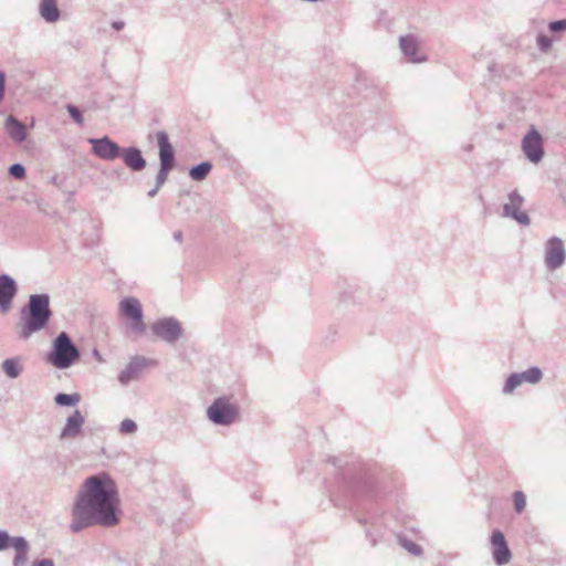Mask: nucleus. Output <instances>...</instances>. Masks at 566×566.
<instances>
[{
  "label": "nucleus",
  "instance_id": "nucleus-1",
  "mask_svg": "<svg viewBox=\"0 0 566 566\" xmlns=\"http://www.w3.org/2000/svg\"><path fill=\"white\" fill-rule=\"evenodd\" d=\"M118 495L114 481L102 473L88 478L74 506L71 528L74 532L95 523L111 526L118 522Z\"/></svg>",
  "mask_w": 566,
  "mask_h": 566
},
{
  "label": "nucleus",
  "instance_id": "nucleus-2",
  "mask_svg": "<svg viewBox=\"0 0 566 566\" xmlns=\"http://www.w3.org/2000/svg\"><path fill=\"white\" fill-rule=\"evenodd\" d=\"M49 296L32 295L28 307L21 311L19 334L23 339L42 329L50 319Z\"/></svg>",
  "mask_w": 566,
  "mask_h": 566
},
{
  "label": "nucleus",
  "instance_id": "nucleus-3",
  "mask_svg": "<svg viewBox=\"0 0 566 566\" xmlns=\"http://www.w3.org/2000/svg\"><path fill=\"white\" fill-rule=\"evenodd\" d=\"M80 358V352L66 333L62 332L54 340L48 361L59 369L72 366Z\"/></svg>",
  "mask_w": 566,
  "mask_h": 566
},
{
  "label": "nucleus",
  "instance_id": "nucleus-4",
  "mask_svg": "<svg viewBox=\"0 0 566 566\" xmlns=\"http://www.w3.org/2000/svg\"><path fill=\"white\" fill-rule=\"evenodd\" d=\"M207 415L217 424H229L237 419L238 410L227 398H219L208 408Z\"/></svg>",
  "mask_w": 566,
  "mask_h": 566
},
{
  "label": "nucleus",
  "instance_id": "nucleus-5",
  "mask_svg": "<svg viewBox=\"0 0 566 566\" xmlns=\"http://www.w3.org/2000/svg\"><path fill=\"white\" fill-rule=\"evenodd\" d=\"M491 544L495 563L497 565L507 564L511 560L512 554L507 546L504 534L501 531H494L492 533Z\"/></svg>",
  "mask_w": 566,
  "mask_h": 566
},
{
  "label": "nucleus",
  "instance_id": "nucleus-6",
  "mask_svg": "<svg viewBox=\"0 0 566 566\" xmlns=\"http://www.w3.org/2000/svg\"><path fill=\"white\" fill-rule=\"evenodd\" d=\"M399 46L403 55L411 63H421L427 60V56L419 52V44L417 38L411 34L400 36Z\"/></svg>",
  "mask_w": 566,
  "mask_h": 566
},
{
  "label": "nucleus",
  "instance_id": "nucleus-7",
  "mask_svg": "<svg viewBox=\"0 0 566 566\" xmlns=\"http://www.w3.org/2000/svg\"><path fill=\"white\" fill-rule=\"evenodd\" d=\"M565 250L559 239L553 238L547 242L545 262L551 270H555L564 263Z\"/></svg>",
  "mask_w": 566,
  "mask_h": 566
},
{
  "label": "nucleus",
  "instance_id": "nucleus-8",
  "mask_svg": "<svg viewBox=\"0 0 566 566\" xmlns=\"http://www.w3.org/2000/svg\"><path fill=\"white\" fill-rule=\"evenodd\" d=\"M542 378V371L538 368H530L522 374H513L509 377L504 391L510 394L522 382L527 381L531 384L537 382Z\"/></svg>",
  "mask_w": 566,
  "mask_h": 566
},
{
  "label": "nucleus",
  "instance_id": "nucleus-9",
  "mask_svg": "<svg viewBox=\"0 0 566 566\" xmlns=\"http://www.w3.org/2000/svg\"><path fill=\"white\" fill-rule=\"evenodd\" d=\"M522 205L523 198L516 191H513L509 196V202L504 205V212L506 216L513 217L520 223L528 224L530 219L527 213L524 211H520Z\"/></svg>",
  "mask_w": 566,
  "mask_h": 566
},
{
  "label": "nucleus",
  "instance_id": "nucleus-10",
  "mask_svg": "<svg viewBox=\"0 0 566 566\" xmlns=\"http://www.w3.org/2000/svg\"><path fill=\"white\" fill-rule=\"evenodd\" d=\"M154 333L166 339V340H175L181 334V328L178 322L174 319H163L153 325Z\"/></svg>",
  "mask_w": 566,
  "mask_h": 566
},
{
  "label": "nucleus",
  "instance_id": "nucleus-11",
  "mask_svg": "<svg viewBox=\"0 0 566 566\" xmlns=\"http://www.w3.org/2000/svg\"><path fill=\"white\" fill-rule=\"evenodd\" d=\"M15 292L14 281L7 275H0V306L2 311L7 312L10 308Z\"/></svg>",
  "mask_w": 566,
  "mask_h": 566
},
{
  "label": "nucleus",
  "instance_id": "nucleus-12",
  "mask_svg": "<svg viewBox=\"0 0 566 566\" xmlns=\"http://www.w3.org/2000/svg\"><path fill=\"white\" fill-rule=\"evenodd\" d=\"M160 163L161 168L157 176L159 182H164L167 178L168 171L174 165V151L171 144H160Z\"/></svg>",
  "mask_w": 566,
  "mask_h": 566
},
{
  "label": "nucleus",
  "instance_id": "nucleus-13",
  "mask_svg": "<svg viewBox=\"0 0 566 566\" xmlns=\"http://www.w3.org/2000/svg\"><path fill=\"white\" fill-rule=\"evenodd\" d=\"M39 12L44 21L49 23H55L59 21L61 15L57 8V0H41Z\"/></svg>",
  "mask_w": 566,
  "mask_h": 566
},
{
  "label": "nucleus",
  "instance_id": "nucleus-14",
  "mask_svg": "<svg viewBox=\"0 0 566 566\" xmlns=\"http://www.w3.org/2000/svg\"><path fill=\"white\" fill-rule=\"evenodd\" d=\"M4 127L8 135L14 142H23L25 139V126L21 122H18L12 115L6 119Z\"/></svg>",
  "mask_w": 566,
  "mask_h": 566
},
{
  "label": "nucleus",
  "instance_id": "nucleus-15",
  "mask_svg": "<svg viewBox=\"0 0 566 566\" xmlns=\"http://www.w3.org/2000/svg\"><path fill=\"white\" fill-rule=\"evenodd\" d=\"M120 312L132 321H138L140 317L139 302L136 298H125L120 303Z\"/></svg>",
  "mask_w": 566,
  "mask_h": 566
},
{
  "label": "nucleus",
  "instance_id": "nucleus-16",
  "mask_svg": "<svg viewBox=\"0 0 566 566\" xmlns=\"http://www.w3.org/2000/svg\"><path fill=\"white\" fill-rule=\"evenodd\" d=\"M84 423V418L78 410H75L72 416L69 417L66 424L63 429V436L65 437H75L80 430L82 424Z\"/></svg>",
  "mask_w": 566,
  "mask_h": 566
},
{
  "label": "nucleus",
  "instance_id": "nucleus-17",
  "mask_svg": "<svg viewBox=\"0 0 566 566\" xmlns=\"http://www.w3.org/2000/svg\"><path fill=\"white\" fill-rule=\"evenodd\" d=\"M93 151L101 158L112 159L118 156L117 144H93Z\"/></svg>",
  "mask_w": 566,
  "mask_h": 566
},
{
  "label": "nucleus",
  "instance_id": "nucleus-18",
  "mask_svg": "<svg viewBox=\"0 0 566 566\" xmlns=\"http://www.w3.org/2000/svg\"><path fill=\"white\" fill-rule=\"evenodd\" d=\"M523 149L526 157L533 163L539 161L544 154L542 144H523Z\"/></svg>",
  "mask_w": 566,
  "mask_h": 566
},
{
  "label": "nucleus",
  "instance_id": "nucleus-19",
  "mask_svg": "<svg viewBox=\"0 0 566 566\" xmlns=\"http://www.w3.org/2000/svg\"><path fill=\"white\" fill-rule=\"evenodd\" d=\"M125 163L135 170L142 168V155L137 149L129 148L124 154Z\"/></svg>",
  "mask_w": 566,
  "mask_h": 566
},
{
  "label": "nucleus",
  "instance_id": "nucleus-20",
  "mask_svg": "<svg viewBox=\"0 0 566 566\" xmlns=\"http://www.w3.org/2000/svg\"><path fill=\"white\" fill-rule=\"evenodd\" d=\"M211 170V164L210 163H201L200 165L193 167L189 175L193 180L200 181L207 177V175Z\"/></svg>",
  "mask_w": 566,
  "mask_h": 566
},
{
  "label": "nucleus",
  "instance_id": "nucleus-21",
  "mask_svg": "<svg viewBox=\"0 0 566 566\" xmlns=\"http://www.w3.org/2000/svg\"><path fill=\"white\" fill-rule=\"evenodd\" d=\"M80 399L81 397L77 394H59L55 396V402L60 406H74L80 401Z\"/></svg>",
  "mask_w": 566,
  "mask_h": 566
},
{
  "label": "nucleus",
  "instance_id": "nucleus-22",
  "mask_svg": "<svg viewBox=\"0 0 566 566\" xmlns=\"http://www.w3.org/2000/svg\"><path fill=\"white\" fill-rule=\"evenodd\" d=\"M513 500H514L515 511L517 513H521L525 509V506H526L525 494L523 492H521V491H516L513 494Z\"/></svg>",
  "mask_w": 566,
  "mask_h": 566
},
{
  "label": "nucleus",
  "instance_id": "nucleus-23",
  "mask_svg": "<svg viewBox=\"0 0 566 566\" xmlns=\"http://www.w3.org/2000/svg\"><path fill=\"white\" fill-rule=\"evenodd\" d=\"M3 369H4L6 374L12 378L17 377L20 373L18 364L12 359H7L3 363Z\"/></svg>",
  "mask_w": 566,
  "mask_h": 566
},
{
  "label": "nucleus",
  "instance_id": "nucleus-24",
  "mask_svg": "<svg viewBox=\"0 0 566 566\" xmlns=\"http://www.w3.org/2000/svg\"><path fill=\"white\" fill-rule=\"evenodd\" d=\"M12 546L14 547L15 552L17 553H20L23 555V553H27L28 552V544L27 542L21 538V537H18V538H13L12 541L9 539V546Z\"/></svg>",
  "mask_w": 566,
  "mask_h": 566
},
{
  "label": "nucleus",
  "instance_id": "nucleus-25",
  "mask_svg": "<svg viewBox=\"0 0 566 566\" xmlns=\"http://www.w3.org/2000/svg\"><path fill=\"white\" fill-rule=\"evenodd\" d=\"M66 109H67V112H69L70 116L72 117V119H73L76 124H78V125H82V124H83V116H82V113H81V111H80L76 106H74V105H72V104H69V105L66 106Z\"/></svg>",
  "mask_w": 566,
  "mask_h": 566
},
{
  "label": "nucleus",
  "instance_id": "nucleus-26",
  "mask_svg": "<svg viewBox=\"0 0 566 566\" xmlns=\"http://www.w3.org/2000/svg\"><path fill=\"white\" fill-rule=\"evenodd\" d=\"M521 142H543V139L542 135L537 132V129L534 126H532Z\"/></svg>",
  "mask_w": 566,
  "mask_h": 566
},
{
  "label": "nucleus",
  "instance_id": "nucleus-27",
  "mask_svg": "<svg viewBox=\"0 0 566 566\" xmlns=\"http://www.w3.org/2000/svg\"><path fill=\"white\" fill-rule=\"evenodd\" d=\"M136 430L137 424L130 419H126L120 423V432L123 433H133Z\"/></svg>",
  "mask_w": 566,
  "mask_h": 566
},
{
  "label": "nucleus",
  "instance_id": "nucleus-28",
  "mask_svg": "<svg viewBox=\"0 0 566 566\" xmlns=\"http://www.w3.org/2000/svg\"><path fill=\"white\" fill-rule=\"evenodd\" d=\"M548 29L552 32H562L566 30V19L553 21L549 23Z\"/></svg>",
  "mask_w": 566,
  "mask_h": 566
},
{
  "label": "nucleus",
  "instance_id": "nucleus-29",
  "mask_svg": "<svg viewBox=\"0 0 566 566\" xmlns=\"http://www.w3.org/2000/svg\"><path fill=\"white\" fill-rule=\"evenodd\" d=\"M537 45L542 51H546L551 48L552 41L546 35L539 34L537 36Z\"/></svg>",
  "mask_w": 566,
  "mask_h": 566
},
{
  "label": "nucleus",
  "instance_id": "nucleus-30",
  "mask_svg": "<svg viewBox=\"0 0 566 566\" xmlns=\"http://www.w3.org/2000/svg\"><path fill=\"white\" fill-rule=\"evenodd\" d=\"M10 174L15 178L21 179L24 177L25 171L21 165L14 164L10 167Z\"/></svg>",
  "mask_w": 566,
  "mask_h": 566
},
{
  "label": "nucleus",
  "instance_id": "nucleus-31",
  "mask_svg": "<svg viewBox=\"0 0 566 566\" xmlns=\"http://www.w3.org/2000/svg\"><path fill=\"white\" fill-rule=\"evenodd\" d=\"M135 371V367L133 365H130L125 371H123L120 374V381L123 384L127 382L130 378L135 377L133 374Z\"/></svg>",
  "mask_w": 566,
  "mask_h": 566
},
{
  "label": "nucleus",
  "instance_id": "nucleus-32",
  "mask_svg": "<svg viewBox=\"0 0 566 566\" xmlns=\"http://www.w3.org/2000/svg\"><path fill=\"white\" fill-rule=\"evenodd\" d=\"M4 88H6V75L0 71V102L4 97Z\"/></svg>",
  "mask_w": 566,
  "mask_h": 566
},
{
  "label": "nucleus",
  "instance_id": "nucleus-33",
  "mask_svg": "<svg viewBox=\"0 0 566 566\" xmlns=\"http://www.w3.org/2000/svg\"><path fill=\"white\" fill-rule=\"evenodd\" d=\"M27 560V553H23V555L20 553H17L15 555V558H14V566H21L25 563Z\"/></svg>",
  "mask_w": 566,
  "mask_h": 566
},
{
  "label": "nucleus",
  "instance_id": "nucleus-34",
  "mask_svg": "<svg viewBox=\"0 0 566 566\" xmlns=\"http://www.w3.org/2000/svg\"><path fill=\"white\" fill-rule=\"evenodd\" d=\"M8 546H9V536L6 533L0 532V549H3Z\"/></svg>",
  "mask_w": 566,
  "mask_h": 566
},
{
  "label": "nucleus",
  "instance_id": "nucleus-35",
  "mask_svg": "<svg viewBox=\"0 0 566 566\" xmlns=\"http://www.w3.org/2000/svg\"><path fill=\"white\" fill-rule=\"evenodd\" d=\"M406 548H407L409 552H411V553H413V554H417V555L421 553V548H420L417 544H415V543H409V544H407V545H406Z\"/></svg>",
  "mask_w": 566,
  "mask_h": 566
},
{
  "label": "nucleus",
  "instance_id": "nucleus-36",
  "mask_svg": "<svg viewBox=\"0 0 566 566\" xmlns=\"http://www.w3.org/2000/svg\"><path fill=\"white\" fill-rule=\"evenodd\" d=\"M156 142H169L167 133L164 130L157 132Z\"/></svg>",
  "mask_w": 566,
  "mask_h": 566
},
{
  "label": "nucleus",
  "instance_id": "nucleus-37",
  "mask_svg": "<svg viewBox=\"0 0 566 566\" xmlns=\"http://www.w3.org/2000/svg\"><path fill=\"white\" fill-rule=\"evenodd\" d=\"M34 566H53V562L51 559H42L34 563Z\"/></svg>",
  "mask_w": 566,
  "mask_h": 566
},
{
  "label": "nucleus",
  "instance_id": "nucleus-38",
  "mask_svg": "<svg viewBox=\"0 0 566 566\" xmlns=\"http://www.w3.org/2000/svg\"><path fill=\"white\" fill-rule=\"evenodd\" d=\"M113 28L117 31L122 30L124 28V22L123 21H115L113 22Z\"/></svg>",
  "mask_w": 566,
  "mask_h": 566
},
{
  "label": "nucleus",
  "instance_id": "nucleus-39",
  "mask_svg": "<svg viewBox=\"0 0 566 566\" xmlns=\"http://www.w3.org/2000/svg\"><path fill=\"white\" fill-rule=\"evenodd\" d=\"M87 142H98V143H102V142H111V140L108 139V137L105 136V137H101V138H90V139H87Z\"/></svg>",
  "mask_w": 566,
  "mask_h": 566
}]
</instances>
